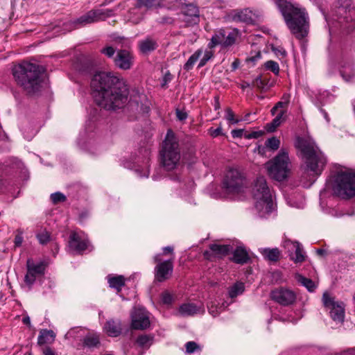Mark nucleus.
Here are the masks:
<instances>
[{
	"mask_svg": "<svg viewBox=\"0 0 355 355\" xmlns=\"http://www.w3.org/2000/svg\"><path fill=\"white\" fill-rule=\"evenodd\" d=\"M91 87L96 103L105 110L121 109L128 102L129 89L125 80L113 72L96 73Z\"/></svg>",
	"mask_w": 355,
	"mask_h": 355,
	"instance_id": "obj_1",
	"label": "nucleus"
},
{
	"mask_svg": "<svg viewBox=\"0 0 355 355\" xmlns=\"http://www.w3.org/2000/svg\"><path fill=\"white\" fill-rule=\"evenodd\" d=\"M275 4L284 17L291 33L297 40L307 37L309 33V17L305 8L286 0H276Z\"/></svg>",
	"mask_w": 355,
	"mask_h": 355,
	"instance_id": "obj_2",
	"label": "nucleus"
},
{
	"mask_svg": "<svg viewBox=\"0 0 355 355\" xmlns=\"http://www.w3.org/2000/svg\"><path fill=\"white\" fill-rule=\"evenodd\" d=\"M12 71L17 85L26 94H34L40 91L45 72L44 67L28 62H22L15 65Z\"/></svg>",
	"mask_w": 355,
	"mask_h": 355,
	"instance_id": "obj_3",
	"label": "nucleus"
},
{
	"mask_svg": "<svg viewBox=\"0 0 355 355\" xmlns=\"http://www.w3.org/2000/svg\"><path fill=\"white\" fill-rule=\"evenodd\" d=\"M295 146L300 151L306 164V171L311 172L314 175H320L327 164V157L315 141L297 137Z\"/></svg>",
	"mask_w": 355,
	"mask_h": 355,
	"instance_id": "obj_4",
	"label": "nucleus"
},
{
	"mask_svg": "<svg viewBox=\"0 0 355 355\" xmlns=\"http://www.w3.org/2000/svg\"><path fill=\"white\" fill-rule=\"evenodd\" d=\"M160 162L166 171L176 168L180 164V148L179 139L171 130L167 131L160 150Z\"/></svg>",
	"mask_w": 355,
	"mask_h": 355,
	"instance_id": "obj_5",
	"label": "nucleus"
},
{
	"mask_svg": "<svg viewBox=\"0 0 355 355\" xmlns=\"http://www.w3.org/2000/svg\"><path fill=\"white\" fill-rule=\"evenodd\" d=\"M333 190L334 193L343 199L355 196V171L347 169L339 171L335 176Z\"/></svg>",
	"mask_w": 355,
	"mask_h": 355,
	"instance_id": "obj_6",
	"label": "nucleus"
},
{
	"mask_svg": "<svg viewBox=\"0 0 355 355\" xmlns=\"http://www.w3.org/2000/svg\"><path fill=\"white\" fill-rule=\"evenodd\" d=\"M247 180L243 173L237 168H229L223 180V189L228 194H238L244 191Z\"/></svg>",
	"mask_w": 355,
	"mask_h": 355,
	"instance_id": "obj_7",
	"label": "nucleus"
},
{
	"mask_svg": "<svg viewBox=\"0 0 355 355\" xmlns=\"http://www.w3.org/2000/svg\"><path fill=\"white\" fill-rule=\"evenodd\" d=\"M288 153L285 149H282L278 155L268 163V171L271 178L282 181L285 180L290 171Z\"/></svg>",
	"mask_w": 355,
	"mask_h": 355,
	"instance_id": "obj_8",
	"label": "nucleus"
},
{
	"mask_svg": "<svg viewBox=\"0 0 355 355\" xmlns=\"http://www.w3.org/2000/svg\"><path fill=\"white\" fill-rule=\"evenodd\" d=\"M170 3L171 8L182 10L184 16V20L189 25L196 24L199 21V10L193 2L190 0H173Z\"/></svg>",
	"mask_w": 355,
	"mask_h": 355,
	"instance_id": "obj_9",
	"label": "nucleus"
},
{
	"mask_svg": "<svg viewBox=\"0 0 355 355\" xmlns=\"http://www.w3.org/2000/svg\"><path fill=\"white\" fill-rule=\"evenodd\" d=\"M338 20L340 24L345 22V28L352 31L355 28V1L345 0L344 3L338 8Z\"/></svg>",
	"mask_w": 355,
	"mask_h": 355,
	"instance_id": "obj_10",
	"label": "nucleus"
},
{
	"mask_svg": "<svg viewBox=\"0 0 355 355\" xmlns=\"http://www.w3.org/2000/svg\"><path fill=\"white\" fill-rule=\"evenodd\" d=\"M239 31L236 29H220L212 36L209 44V48L217 45L228 47L234 44L238 37Z\"/></svg>",
	"mask_w": 355,
	"mask_h": 355,
	"instance_id": "obj_11",
	"label": "nucleus"
},
{
	"mask_svg": "<svg viewBox=\"0 0 355 355\" xmlns=\"http://www.w3.org/2000/svg\"><path fill=\"white\" fill-rule=\"evenodd\" d=\"M322 302L326 308L331 309L330 315L333 320L343 323L345 318V309L343 302H335L327 293L322 295Z\"/></svg>",
	"mask_w": 355,
	"mask_h": 355,
	"instance_id": "obj_12",
	"label": "nucleus"
},
{
	"mask_svg": "<svg viewBox=\"0 0 355 355\" xmlns=\"http://www.w3.org/2000/svg\"><path fill=\"white\" fill-rule=\"evenodd\" d=\"M154 261L157 263L155 268V279L159 282L168 279L171 275L173 270V259L161 261L160 254L154 257Z\"/></svg>",
	"mask_w": 355,
	"mask_h": 355,
	"instance_id": "obj_13",
	"label": "nucleus"
},
{
	"mask_svg": "<svg viewBox=\"0 0 355 355\" xmlns=\"http://www.w3.org/2000/svg\"><path fill=\"white\" fill-rule=\"evenodd\" d=\"M26 267L27 272L24 277V282L31 287L37 277L44 274L46 263L44 261L35 263L31 259H28L26 261Z\"/></svg>",
	"mask_w": 355,
	"mask_h": 355,
	"instance_id": "obj_14",
	"label": "nucleus"
},
{
	"mask_svg": "<svg viewBox=\"0 0 355 355\" xmlns=\"http://www.w3.org/2000/svg\"><path fill=\"white\" fill-rule=\"evenodd\" d=\"M112 15V10H91L75 21L76 24L85 26L88 24L104 20Z\"/></svg>",
	"mask_w": 355,
	"mask_h": 355,
	"instance_id": "obj_15",
	"label": "nucleus"
},
{
	"mask_svg": "<svg viewBox=\"0 0 355 355\" xmlns=\"http://www.w3.org/2000/svg\"><path fill=\"white\" fill-rule=\"evenodd\" d=\"M114 66L121 70L130 69L135 62L133 53L127 49H119L114 58Z\"/></svg>",
	"mask_w": 355,
	"mask_h": 355,
	"instance_id": "obj_16",
	"label": "nucleus"
},
{
	"mask_svg": "<svg viewBox=\"0 0 355 355\" xmlns=\"http://www.w3.org/2000/svg\"><path fill=\"white\" fill-rule=\"evenodd\" d=\"M270 297L281 305L288 306L295 302L296 295L291 290L279 288L271 292Z\"/></svg>",
	"mask_w": 355,
	"mask_h": 355,
	"instance_id": "obj_17",
	"label": "nucleus"
},
{
	"mask_svg": "<svg viewBox=\"0 0 355 355\" xmlns=\"http://www.w3.org/2000/svg\"><path fill=\"white\" fill-rule=\"evenodd\" d=\"M150 320L147 312L141 308L135 309L131 313V328L143 330L148 327Z\"/></svg>",
	"mask_w": 355,
	"mask_h": 355,
	"instance_id": "obj_18",
	"label": "nucleus"
},
{
	"mask_svg": "<svg viewBox=\"0 0 355 355\" xmlns=\"http://www.w3.org/2000/svg\"><path fill=\"white\" fill-rule=\"evenodd\" d=\"M252 196L254 200L267 199L272 197L266 180L263 177L257 178L252 189Z\"/></svg>",
	"mask_w": 355,
	"mask_h": 355,
	"instance_id": "obj_19",
	"label": "nucleus"
},
{
	"mask_svg": "<svg viewBox=\"0 0 355 355\" xmlns=\"http://www.w3.org/2000/svg\"><path fill=\"white\" fill-rule=\"evenodd\" d=\"M89 244V241L85 239H82L78 233L73 232L70 234L69 241V248L70 250L81 254L88 248Z\"/></svg>",
	"mask_w": 355,
	"mask_h": 355,
	"instance_id": "obj_20",
	"label": "nucleus"
},
{
	"mask_svg": "<svg viewBox=\"0 0 355 355\" xmlns=\"http://www.w3.org/2000/svg\"><path fill=\"white\" fill-rule=\"evenodd\" d=\"M232 248L230 245L211 244L209 245L210 252L205 251L204 256L208 259H211L212 257L222 258L226 256Z\"/></svg>",
	"mask_w": 355,
	"mask_h": 355,
	"instance_id": "obj_21",
	"label": "nucleus"
},
{
	"mask_svg": "<svg viewBox=\"0 0 355 355\" xmlns=\"http://www.w3.org/2000/svg\"><path fill=\"white\" fill-rule=\"evenodd\" d=\"M254 206L260 217H265L270 214L274 209L272 197L267 199L255 200Z\"/></svg>",
	"mask_w": 355,
	"mask_h": 355,
	"instance_id": "obj_22",
	"label": "nucleus"
},
{
	"mask_svg": "<svg viewBox=\"0 0 355 355\" xmlns=\"http://www.w3.org/2000/svg\"><path fill=\"white\" fill-rule=\"evenodd\" d=\"M253 15L252 11L248 8L233 10L231 13V17L233 21L248 24H251L254 21Z\"/></svg>",
	"mask_w": 355,
	"mask_h": 355,
	"instance_id": "obj_23",
	"label": "nucleus"
},
{
	"mask_svg": "<svg viewBox=\"0 0 355 355\" xmlns=\"http://www.w3.org/2000/svg\"><path fill=\"white\" fill-rule=\"evenodd\" d=\"M104 330L111 337H117L122 332V324L119 320L110 319L104 325Z\"/></svg>",
	"mask_w": 355,
	"mask_h": 355,
	"instance_id": "obj_24",
	"label": "nucleus"
},
{
	"mask_svg": "<svg viewBox=\"0 0 355 355\" xmlns=\"http://www.w3.org/2000/svg\"><path fill=\"white\" fill-rule=\"evenodd\" d=\"M203 312L204 310L201 306L193 303L183 304L179 308V313L183 316H191Z\"/></svg>",
	"mask_w": 355,
	"mask_h": 355,
	"instance_id": "obj_25",
	"label": "nucleus"
},
{
	"mask_svg": "<svg viewBox=\"0 0 355 355\" xmlns=\"http://www.w3.org/2000/svg\"><path fill=\"white\" fill-rule=\"evenodd\" d=\"M158 47L157 42L150 37H148L139 42V49L144 54H148Z\"/></svg>",
	"mask_w": 355,
	"mask_h": 355,
	"instance_id": "obj_26",
	"label": "nucleus"
},
{
	"mask_svg": "<svg viewBox=\"0 0 355 355\" xmlns=\"http://www.w3.org/2000/svg\"><path fill=\"white\" fill-rule=\"evenodd\" d=\"M232 261L238 264H245L250 261V256L243 247H237L233 252Z\"/></svg>",
	"mask_w": 355,
	"mask_h": 355,
	"instance_id": "obj_27",
	"label": "nucleus"
},
{
	"mask_svg": "<svg viewBox=\"0 0 355 355\" xmlns=\"http://www.w3.org/2000/svg\"><path fill=\"white\" fill-rule=\"evenodd\" d=\"M259 251L265 259L272 262H277L281 255V252L277 248H261Z\"/></svg>",
	"mask_w": 355,
	"mask_h": 355,
	"instance_id": "obj_28",
	"label": "nucleus"
},
{
	"mask_svg": "<svg viewBox=\"0 0 355 355\" xmlns=\"http://www.w3.org/2000/svg\"><path fill=\"white\" fill-rule=\"evenodd\" d=\"M107 282L111 288H115L119 293L125 286V278L122 275L107 276Z\"/></svg>",
	"mask_w": 355,
	"mask_h": 355,
	"instance_id": "obj_29",
	"label": "nucleus"
},
{
	"mask_svg": "<svg viewBox=\"0 0 355 355\" xmlns=\"http://www.w3.org/2000/svg\"><path fill=\"white\" fill-rule=\"evenodd\" d=\"M288 243L292 245L293 248H295V257H292L291 259L293 260L295 263L303 262L305 259V257L303 254V250L300 243L297 241H291Z\"/></svg>",
	"mask_w": 355,
	"mask_h": 355,
	"instance_id": "obj_30",
	"label": "nucleus"
},
{
	"mask_svg": "<svg viewBox=\"0 0 355 355\" xmlns=\"http://www.w3.org/2000/svg\"><path fill=\"white\" fill-rule=\"evenodd\" d=\"M83 344L89 348L99 347V336L96 334H88L83 340Z\"/></svg>",
	"mask_w": 355,
	"mask_h": 355,
	"instance_id": "obj_31",
	"label": "nucleus"
},
{
	"mask_svg": "<svg viewBox=\"0 0 355 355\" xmlns=\"http://www.w3.org/2000/svg\"><path fill=\"white\" fill-rule=\"evenodd\" d=\"M295 279L298 283L306 287L309 292L315 291L316 285L311 279L306 278L300 274H296Z\"/></svg>",
	"mask_w": 355,
	"mask_h": 355,
	"instance_id": "obj_32",
	"label": "nucleus"
},
{
	"mask_svg": "<svg viewBox=\"0 0 355 355\" xmlns=\"http://www.w3.org/2000/svg\"><path fill=\"white\" fill-rule=\"evenodd\" d=\"M245 290V285L242 282H236L229 288V296L231 298H234L239 295L243 293Z\"/></svg>",
	"mask_w": 355,
	"mask_h": 355,
	"instance_id": "obj_33",
	"label": "nucleus"
},
{
	"mask_svg": "<svg viewBox=\"0 0 355 355\" xmlns=\"http://www.w3.org/2000/svg\"><path fill=\"white\" fill-rule=\"evenodd\" d=\"M202 53V49L197 50L193 54H192L187 62L184 65V69L187 71L191 70L199 58L201 56Z\"/></svg>",
	"mask_w": 355,
	"mask_h": 355,
	"instance_id": "obj_34",
	"label": "nucleus"
},
{
	"mask_svg": "<svg viewBox=\"0 0 355 355\" xmlns=\"http://www.w3.org/2000/svg\"><path fill=\"white\" fill-rule=\"evenodd\" d=\"M285 114V110H281L275 118L272 121V122L268 124L269 128L268 130L270 132L274 131L284 121L283 116Z\"/></svg>",
	"mask_w": 355,
	"mask_h": 355,
	"instance_id": "obj_35",
	"label": "nucleus"
},
{
	"mask_svg": "<svg viewBox=\"0 0 355 355\" xmlns=\"http://www.w3.org/2000/svg\"><path fill=\"white\" fill-rule=\"evenodd\" d=\"M153 337L148 335H141L136 340L137 344L143 348H148L152 344Z\"/></svg>",
	"mask_w": 355,
	"mask_h": 355,
	"instance_id": "obj_36",
	"label": "nucleus"
},
{
	"mask_svg": "<svg viewBox=\"0 0 355 355\" xmlns=\"http://www.w3.org/2000/svg\"><path fill=\"white\" fill-rule=\"evenodd\" d=\"M55 337L54 332L52 330L44 329L40 332L38 336V344L43 345L49 341V338L53 340Z\"/></svg>",
	"mask_w": 355,
	"mask_h": 355,
	"instance_id": "obj_37",
	"label": "nucleus"
},
{
	"mask_svg": "<svg viewBox=\"0 0 355 355\" xmlns=\"http://www.w3.org/2000/svg\"><path fill=\"white\" fill-rule=\"evenodd\" d=\"M6 171V166L3 164L0 163V192H3L7 189L10 182L7 179L3 178V175Z\"/></svg>",
	"mask_w": 355,
	"mask_h": 355,
	"instance_id": "obj_38",
	"label": "nucleus"
},
{
	"mask_svg": "<svg viewBox=\"0 0 355 355\" xmlns=\"http://www.w3.org/2000/svg\"><path fill=\"white\" fill-rule=\"evenodd\" d=\"M100 52L107 58H112L114 60V54L116 51L112 46L106 45L100 50Z\"/></svg>",
	"mask_w": 355,
	"mask_h": 355,
	"instance_id": "obj_39",
	"label": "nucleus"
},
{
	"mask_svg": "<svg viewBox=\"0 0 355 355\" xmlns=\"http://www.w3.org/2000/svg\"><path fill=\"white\" fill-rule=\"evenodd\" d=\"M264 67L267 70L271 71L275 75H278L279 72V64L273 60H269L264 63Z\"/></svg>",
	"mask_w": 355,
	"mask_h": 355,
	"instance_id": "obj_40",
	"label": "nucleus"
},
{
	"mask_svg": "<svg viewBox=\"0 0 355 355\" xmlns=\"http://www.w3.org/2000/svg\"><path fill=\"white\" fill-rule=\"evenodd\" d=\"M265 145L267 148L271 149L272 150H277L280 145V141L273 137L266 141Z\"/></svg>",
	"mask_w": 355,
	"mask_h": 355,
	"instance_id": "obj_41",
	"label": "nucleus"
},
{
	"mask_svg": "<svg viewBox=\"0 0 355 355\" xmlns=\"http://www.w3.org/2000/svg\"><path fill=\"white\" fill-rule=\"evenodd\" d=\"M158 3L157 0H137V6L138 8L145 7L151 8Z\"/></svg>",
	"mask_w": 355,
	"mask_h": 355,
	"instance_id": "obj_42",
	"label": "nucleus"
},
{
	"mask_svg": "<svg viewBox=\"0 0 355 355\" xmlns=\"http://www.w3.org/2000/svg\"><path fill=\"white\" fill-rule=\"evenodd\" d=\"M208 311L209 313L213 315L214 317H216L218 315L221 310L223 309L222 306H218L214 302H211L207 305Z\"/></svg>",
	"mask_w": 355,
	"mask_h": 355,
	"instance_id": "obj_43",
	"label": "nucleus"
},
{
	"mask_svg": "<svg viewBox=\"0 0 355 355\" xmlns=\"http://www.w3.org/2000/svg\"><path fill=\"white\" fill-rule=\"evenodd\" d=\"M267 85V81L263 79L261 76L256 77L252 83V86L255 87L259 89H263Z\"/></svg>",
	"mask_w": 355,
	"mask_h": 355,
	"instance_id": "obj_44",
	"label": "nucleus"
},
{
	"mask_svg": "<svg viewBox=\"0 0 355 355\" xmlns=\"http://www.w3.org/2000/svg\"><path fill=\"white\" fill-rule=\"evenodd\" d=\"M37 238L40 243L42 245L46 244L50 241V234L47 231L44 230L37 234Z\"/></svg>",
	"mask_w": 355,
	"mask_h": 355,
	"instance_id": "obj_45",
	"label": "nucleus"
},
{
	"mask_svg": "<svg viewBox=\"0 0 355 355\" xmlns=\"http://www.w3.org/2000/svg\"><path fill=\"white\" fill-rule=\"evenodd\" d=\"M225 118L232 124L238 123L240 121L239 119H236L234 118V114L230 107H227L225 110Z\"/></svg>",
	"mask_w": 355,
	"mask_h": 355,
	"instance_id": "obj_46",
	"label": "nucleus"
},
{
	"mask_svg": "<svg viewBox=\"0 0 355 355\" xmlns=\"http://www.w3.org/2000/svg\"><path fill=\"white\" fill-rule=\"evenodd\" d=\"M51 200L53 204H58L60 202L65 201L66 196L60 192H55L51 195Z\"/></svg>",
	"mask_w": 355,
	"mask_h": 355,
	"instance_id": "obj_47",
	"label": "nucleus"
},
{
	"mask_svg": "<svg viewBox=\"0 0 355 355\" xmlns=\"http://www.w3.org/2000/svg\"><path fill=\"white\" fill-rule=\"evenodd\" d=\"M186 352L188 354L193 353L196 350L200 349V346L194 341H189L185 344Z\"/></svg>",
	"mask_w": 355,
	"mask_h": 355,
	"instance_id": "obj_48",
	"label": "nucleus"
},
{
	"mask_svg": "<svg viewBox=\"0 0 355 355\" xmlns=\"http://www.w3.org/2000/svg\"><path fill=\"white\" fill-rule=\"evenodd\" d=\"M213 56V53L210 51H207L205 52V54L202 58L200 60L198 67L201 68L206 64V63L211 59Z\"/></svg>",
	"mask_w": 355,
	"mask_h": 355,
	"instance_id": "obj_49",
	"label": "nucleus"
},
{
	"mask_svg": "<svg viewBox=\"0 0 355 355\" xmlns=\"http://www.w3.org/2000/svg\"><path fill=\"white\" fill-rule=\"evenodd\" d=\"M162 302L165 304H170L173 302V296L168 291H164L162 294Z\"/></svg>",
	"mask_w": 355,
	"mask_h": 355,
	"instance_id": "obj_50",
	"label": "nucleus"
},
{
	"mask_svg": "<svg viewBox=\"0 0 355 355\" xmlns=\"http://www.w3.org/2000/svg\"><path fill=\"white\" fill-rule=\"evenodd\" d=\"M209 131L210 135L213 137H216L219 135H223L221 127H218L216 129L210 128Z\"/></svg>",
	"mask_w": 355,
	"mask_h": 355,
	"instance_id": "obj_51",
	"label": "nucleus"
},
{
	"mask_svg": "<svg viewBox=\"0 0 355 355\" xmlns=\"http://www.w3.org/2000/svg\"><path fill=\"white\" fill-rule=\"evenodd\" d=\"M290 101V96H286V101H279L275 105L277 109L279 108H285L287 107Z\"/></svg>",
	"mask_w": 355,
	"mask_h": 355,
	"instance_id": "obj_52",
	"label": "nucleus"
},
{
	"mask_svg": "<svg viewBox=\"0 0 355 355\" xmlns=\"http://www.w3.org/2000/svg\"><path fill=\"white\" fill-rule=\"evenodd\" d=\"M23 242V236L21 235V233L17 234L14 240L15 245L16 247L21 246V243Z\"/></svg>",
	"mask_w": 355,
	"mask_h": 355,
	"instance_id": "obj_53",
	"label": "nucleus"
},
{
	"mask_svg": "<svg viewBox=\"0 0 355 355\" xmlns=\"http://www.w3.org/2000/svg\"><path fill=\"white\" fill-rule=\"evenodd\" d=\"M160 24H171L173 22V19L170 17H162L158 20Z\"/></svg>",
	"mask_w": 355,
	"mask_h": 355,
	"instance_id": "obj_54",
	"label": "nucleus"
},
{
	"mask_svg": "<svg viewBox=\"0 0 355 355\" xmlns=\"http://www.w3.org/2000/svg\"><path fill=\"white\" fill-rule=\"evenodd\" d=\"M262 135L261 132H252L248 135H245V138L248 139H257Z\"/></svg>",
	"mask_w": 355,
	"mask_h": 355,
	"instance_id": "obj_55",
	"label": "nucleus"
},
{
	"mask_svg": "<svg viewBox=\"0 0 355 355\" xmlns=\"http://www.w3.org/2000/svg\"><path fill=\"white\" fill-rule=\"evenodd\" d=\"M272 51L277 55L286 56V51L282 47H280V48L272 47Z\"/></svg>",
	"mask_w": 355,
	"mask_h": 355,
	"instance_id": "obj_56",
	"label": "nucleus"
},
{
	"mask_svg": "<svg viewBox=\"0 0 355 355\" xmlns=\"http://www.w3.org/2000/svg\"><path fill=\"white\" fill-rule=\"evenodd\" d=\"M243 134V130L242 129H238V130H233L232 131V135L234 138H239L241 137Z\"/></svg>",
	"mask_w": 355,
	"mask_h": 355,
	"instance_id": "obj_57",
	"label": "nucleus"
},
{
	"mask_svg": "<svg viewBox=\"0 0 355 355\" xmlns=\"http://www.w3.org/2000/svg\"><path fill=\"white\" fill-rule=\"evenodd\" d=\"M176 115L178 119L182 121L187 119V114L186 112H182L180 110H177Z\"/></svg>",
	"mask_w": 355,
	"mask_h": 355,
	"instance_id": "obj_58",
	"label": "nucleus"
},
{
	"mask_svg": "<svg viewBox=\"0 0 355 355\" xmlns=\"http://www.w3.org/2000/svg\"><path fill=\"white\" fill-rule=\"evenodd\" d=\"M261 56V52H257L254 56H252V57L248 58L246 60H247V62H254L257 60H258L259 59H260Z\"/></svg>",
	"mask_w": 355,
	"mask_h": 355,
	"instance_id": "obj_59",
	"label": "nucleus"
},
{
	"mask_svg": "<svg viewBox=\"0 0 355 355\" xmlns=\"http://www.w3.org/2000/svg\"><path fill=\"white\" fill-rule=\"evenodd\" d=\"M172 79V76L170 73H166L164 76V79H163V81L164 83H162V87H164L165 85L167 84V83L170 82Z\"/></svg>",
	"mask_w": 355,
	"mask_h": 355,
	"instance_id": "obj_60",
	"label": "nucleus"
},
{
	"mask_svg": "<svg viewBox=\"0 0 355 355\" xmlns=\"http://www.w3.org/2000/svg\"><path fill=\"white\" fill-rule=\"evenodd\" d=\"M173 248L171 246H167L163 248V254H173Z\"/></svg>",
	"mask_w": 355,
	"mask_h": 355,
	"instance_id": "obj_61",
	"label": "nucleus"
},
{
	"mask_svg": "<svg viewBox=\"0 0 355 355\" xmlns=\"http://www.w3.org/2000/svg\"><path fill=\"white\" fill-rule=\"evenodd\" d=\"M44 355H55V353L53 352V351L49 348V347H46L44 349Z\"/></svg>",
	"mask_w": 355,
	"mask_h": 355,
	"instance_id": "obj_62",
	"label": "nucleus"
},
{
	"mask_svg": "<svg viewBox=\"0 0 355 355\" xmlns=\"http://www.w3.org/2000/svg\"><path fill=\"white\" fill-rule=\"evenodd\" d=\"M240 64V62L238 59H236L232 63V70L236 69Z\"/></svg>",
	"mask_w": 355,
	"mask_h": 355,
	"instance_id": "obj_63",
	"label": "nucleus"
},
{
	"mask_svg": "<svg viewBox=\"0 0 355 355\" xmlns=\"http://www.w3.org/2000/svg\"><path fill=\"white\" fill-rule=\"evenodd\" d=\"M252 85H250L249 83L246 82V81H243L242 83L240 85V87L244 90L246 88L248 87H250Z\"/></svg>",
	"mask_w": 355,
	"mask_h": 355,
	"instance_id": "obj_64",
	"label": "nucleus"
}]
</instances>
